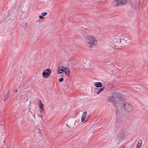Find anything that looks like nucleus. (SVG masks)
Listing matches in <instances>:
<instances>
[{"label":"nucleus","mask_w":148,"mask_h":148,"mask_svg":"<svg viewBox=\"0 0 148 148\" xmlns=\"http://www.w3.org/2000/svg\"><path fill=\"white\" fill-rule=\"evenodd\" d=\"M86 44L89 48H92L97 44V40L95 38L92 36H89L87 37Z\"/></svg>","instance_id":"1"},{"label":"nucleus","mask_w":148,"mask_h":148,"mask_svg":"<svg viewBox=\"0 0 148 148\" xmlns=\"http://www.w3.org/2000/svg\"><path fill=\"white\" fill-rule=\"evenodd\" d=\"M119 106L123 108L128 112H130L133 110L131 104L127 103L124 102L122 101L119 102Z\"/></svg>","instance_id":"2"},{"label":"nucleus","mask_w":148,"mask_h":148,"mask_svg":"<svg viewBox=\"0 0 148 148\" xmlns=\"http://www.w3.org/2000/svg\"><path fill=\"white\" fill-rule=\"evenodd\" d=\"M126 0H114L112 2V5L114 7H116L125 5Z\"/></svg>","instance_id":"3"},{"label":"nucleus","mask_w":148,"mask_h":148,"mask_svg":"<svg viewBox=\"0 0 148 148\" xmlns=\"http://www.w3.org/2000/svg\"><path fill=\"white\" fill-rule=\"evenodd\" d=\"M115 98L113 97L112 96L110 97L108 99L107 101L108 102H112L114 103V105L117 108L119 104V102L121 101L118 100L116 101H114Z\"/></svg>","instance_id":"4"},{"label":"nucleus","mask_w":148,"mask_h":148,"mask_svg":"<svg viewBox=\"0 0 148 148\" xmlns=\"http://www.w3.org/2000/svg\"><path fill=\"white\" fill-rule=\"evenodd\" d=\"M51 73V71L50 69H47L43 72V76L45 78H47L50 75Z\"/></svg>","instance_id":"5"},{"label":"nucleus","mask_w":148,"mask_h":148,"mask_svg":"<svg viewBox=\"0 0 148 148\" xmlns=\"http://www.w3.org/2000/svg\"><path fill=\"white\" fill-rule=\"evenodd\" d=\"M64 69H65V68L63 66H59L58 68V74H60L63 73L64 72Z\"/></svg>","instance_id":"6"},{"label":"nucleus","mask_w":148,"mask_h":148,"mask_svg":"<svg viewBox=\"0 0 148 148\" xmlns=\"http://www.w3.org/2000/svg\"><path fill=\"white\" fill-rule=\"evenodd\" d=\"M75 123H74L72 121H69L67 122V125L70 128H71L72 126L75 125Z\"/></svg>","instance_id":"7"},{"label":"nucleus","mask_w":148,"mask_h":148,"mask_svg":"<svg viewBox=\"0 0 148 148\" xmlns=\"http://www.w3.org/2000/svg\"><path fill=\"white\" fill-rule=\"evenodd\" d=\"M112 96L113 97L115 98L118 97L119 96H120V94L118 92H113L112 93Z\"/></svg>","instance_id":"8"},{"label":"nucleus","mask_w":148,"mask_h":148,"mask_svg":"<svg viewBox=\"0 0 148 148\" xmlns=\"http://www.w3.org/2000/svg\"><path fill=\"white\" fill-rule=\"evenodd\" d=\"M87 112V111L84 112L81 118V121L83 122L85 120Z\"/></svg>","instance_id":"9"},{"label":"nucleus","mask_w":148,"mask_h":148,"mask_svg":"<svg viewBox=\"0 0 148 148\" xmlns=\"http://www.w3.org/2000/svg\"><path fill=\"white\" fill-rule=\"evenodd\" d=\"M94 85L97 87H101L102 86V83L100 82H95L94 83Z\"/></svg>","instance_id":"10"},{"label":"nucleus","mask_w":148,"mask_h":148,"mask_svg":"<svg viewBox=\"0 0 148 148\" xmlns=\"http://www.w3.org/2000/svg\"><path fill=\"white\" fill-rule=\"evenodd\" d=\"M64 72L65 73L66 75L68 76L70 73L69 69L68 67L65 68L64 70Z\"/></svg>","instance_id":"11"},{"label":"nucleus","mask_w":148,"mask_h":148,"mask_svg":"<svg viewBox=\"0 0 148 148\" xmlns=\"http://www.w3.org/2000/svg\"><path fill=\"white\" fill-rule=\"evenodd\" d=\"M39 106L41 109H43L44 107V105L40 99H39Z\"/></svg>","instance_id":"12"},{"label":"nucleus","mask_w":148,"mask_h":148,"mask_svg":"<svg viewBox=\"0 0 148 148\" xmlns=\"http://www.w3.org/2000/svg\"><path fill=\"white\" fill-rule=\"evenodd\" d=\"M10 91V90H9L8 91V93L6 94V96H5V98H4L3 101H5L7 100L9 98V91Z\"/></svg>","instance_id":"13"},{"label":"nucleus","mask_w":148,"mask_h":148,"mask_svg":"<svg viewBox=\"0 0 148 148\" xmlns=\"http://www.w3.org/2000/svg\"><path fill=\"white\" fill-rule=\"evenodd\" d=\"M121 138L120 136H118L116 138V139L115 140V141L117 142L118 141V140H119V141L118 142V143L121 140Z\"/></svg>","instance_id":"14"},{"label":"nucleus","mask_w":148,"mask_h":148,"mask_svg":"<svg viewBox=\"0 0 148 148\" xmlns=\"http://www.w3.org/2000/svg\"><path fill=\"white\" fill-rule=\"evenodd\" d=\"M142 144V142L141 141H139L137 145V147H140L141 146Z\"/></svg>","instance_id":"15"},{"label":"nucleus","mask_w":148,"mask_h":148,"mask_svg":"<svg viewBox=\"0 0 148 148\" xmlns=\"http://www.w3.org/2000/svg\"><path fill=\"white\" fill-rule=\"evenodd\" d=\"M104 87H103V88H99V90L98 92H97V94H99V93L102 91L104 89Z\"/></svg>","instance_id":"16"},{"label":"nucleus","mask_w":148,"mask_h":148,"mask_svg":"<svg viewBox=\"0 0 148 148\" xmlns=\"http://www.w3.org/2000/svg\"><path fill=\"white\" fill-rule=\"evenodd\" d=\"M126 37L124 36H122L121 37H120L119 39V40L121 41V40H122L123 39L124 40H125V41H127L126 40Z\"/></svg>","instance_id":"17"},{"label":"nucleus","mask_w":148,"mask_h":148,"mask_svg":"<svg viewBox=\"0 0 148 148\" xmlns=\"http://www.w3.org/2000/svg\"><path fill=\"white\" fill-rule=\"evenodd\" d=\"M27 23H23V27L24 28H25L26 27H27Z\"/></svg>","instance_id":"18"},{"label":"nucleus","mask_w":148,"mask_h":148,"mask_svg":"<svg viewBox=\"0 0 148 148\" xmlns=\"http://www.w3.org/2000/svg\"><path fill=\"white\" fill-rule=\"evenodd\" d=\"M47 12H42V13L41 14L43 16H46V15L47 14Z\"/></svg>","instance_id":"19"},{"label":"nucleus","mask_w":148,"mask_h":148,"mask_svg":"<svg viewBox=\"0 0 148 148\" xmlns=\"http://www.w3.org/2000/svg\"><path fill=\"white\" fill-rule=\"evenodd\" d=\"M34 119L35 118L34 117H33V119H32L31 120V122L32 123H34L35 122L34 120Z\"/></svg>","instance_id":"20"},{"label":"nucleus","mask_w":148,"mask_h":148,"mask_svg":"<svg viewBox=\"0 0 148 148\" xmlns=\"http://www.w3.org/2000/svg\"><path fill=\"white\" fill-rule=\"evenodd\" d=\"M63 80H64L63 78H61L60 79H59V80L60 82H61Z\"/></svg>","instance_id":"21"},{"label":"nucleus","mask_w":148,"mask_h":148,"mask_svg":"<svg viewBox=\"0 0 148 148\" xmlns=\"http://www.w3.org/2000/svg\"><path fill=\"white\" fill-rule=\"evenodd\" d=\"M39 18L40 19H43L44 18V17L42 15V16L40 15L39 16Z\"/></svg>","instance_id":"22"},{"label":"nucleus","mask_w":148,"mask_h":148,"mask_svg":"<svg viewBox=\"0 0 148 148\" xmlns=\"http://www.w3.org/2000/svg\"><path fill=\"white\" fill-rule=\"evenodd\" d=\"M116 115H118V110L117 109H116Z\"/></svg>","instance_id":"23"},{"label":"nucleus","mask_w":148,"mask_h":148,"mask_svg":"<svg viewBox=\"0 0 148 148\" xmlns=\"http://www.w3.org/2000/svg\"><path fill=\"white\" fill-rule=\"evenodd\" d=\"M44 108H43V109H41V110L40 111V112L41 113H43V112H44Z\"/></svg>","instance_id":"24"},{"label":"nucleus","mask_w":148,"mask_h":148,"mask_svg":"<svg viewBox=\"0 0 148 148\" xmlns=\"http://www.w3.org/2000/svg\"><path fill=\"white\" fill-rule=\"evenodd\" d=\"M14 92L15 93H16L18 92V90L17 89H15L14 90Z\"/></svg>","instance_id":"25"},{"label":"nucleus","mask_w":148,"mask_h":148,"mask_svg":"<svg viewBox=\"0 0 148 148\" xmlns=\"http://www.w3.org/2000/svg\"><path fill=\"white\" fill-rule=\"evenodd\" d=\"M32 112H31V111H28V114H32Z\"/></svg>","instance_id":"26"},{"label":"nucleus","mask_w":148,"mask_h":148,"mask_svg":"<svg viewBox=\"0 0 148 148\" xmlns=\"http://www.w3.org/2000/svg\"><path fill=\"white\" fill-rule=\"evenodd\" d=\"M137 148H140V147H137Z\"/></svg>","instance_id":"27"},{"label":"nucleus","mask_w":148,"mask_h":148,"mask_svg":"<svg viewBox=\"0 0 148 148\" xmlns=\"http://www.w3.org/2000/svg\"><path fill=\"white\" fill-rule=\"evenodd\" d=\"M27 100V98L26 100Z\"/></svg>","instance_id":"28"}]
</instances>
